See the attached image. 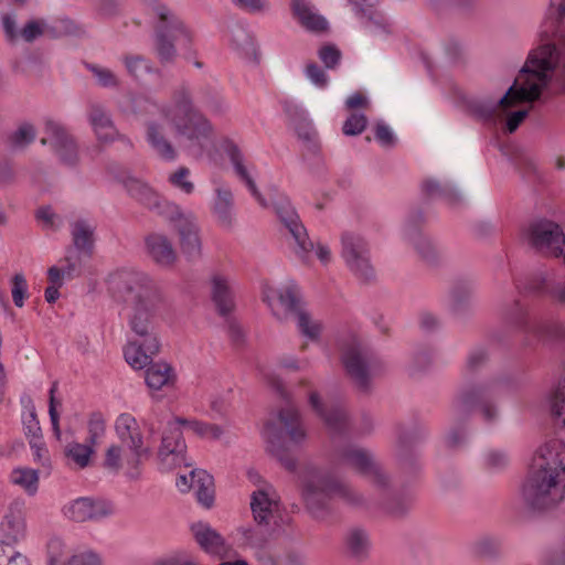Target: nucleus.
Masks as SVG:
<instances>
[{
    "label": "nucleus",
    "mask_w": 565,
    "mask_h": 565,
    "mask_svg": "<svg viewBox=\"0 0 565 565\" xmlns=\"http://www.w3.org/2000/svg\"><path fill=\"white\" fill-rule=\"evenodd\" d=\"M107 284L111 297L125 305L128 327L139 338L125 348V360L134 369H143L160 350L157 313L163 303L161 291L148 274L136 269L117 270Z\"/></svg>",
    "instance_id": "1"
},
{
    "label": "nucleus",
    "mask_w": 565,
    "mask_h": 565,
    "mask_svg": "<svg viewBox=\"0 0 565 565\" xmlns=\"http://www.w3.org/2000/svg\"><path fill=\"white\" fill-rule=\"evenodd\" d=\"M558 58L556 45L547 40L529 54L513 85L502 97L473 99L469 104L470 111L484 122L495 124L515 104L539 99L542 90L551 82Z\"/></svg>",
    "instance_id": "2"
},
{
    "label": "nucleus",
    "mask_w": 565,
    "mask_h": 565,
    "mask_svg": "<svg viewBox=\"0 0 565 565\" xmlns=\"http://www.w3.org/2000/svg\"><path fill=\"white\" fill-rule=\"evenodd\" d=\"M130 113L145 124L147 120H156L158 116L169 121L177 136L184 138L191 148L200 153L212 141L214 129L210 120L195 108L191 92L188 86L181 85L172 93V105H160L153 98L146 95H136L130 99Z\"/></svg>",
    "instance_id": "3"
},
{
    "label": "nucleus",
    "mask_w": 565,
    "mask_h": 565,
    "mask_svg": "<svg viewBox=\"0 0 565 565\" xmlns=\"http://www.w3.org/2000/svg\"><path fill=\"white\" fill-rule=\"evenodd\" d=\"M522 495L533 510L557 507L565 498V445L553 440L541 446L534 457Z\"/></svg>",
    "instance_id": "4"
},
{
    "label": "nucleus",
    "mask_w": 565,
    "mask_h": 565,
    "mask_svg": "<svg viewBox=\"0 0 565 565\" xmlns=\"http://www.w3.org/2000/svg\"><path fill=\"white\" fill-rule=\"evenodd\" d=\"M302 498L307 509L316 519H324L330 513V501L340 498L345 503L360 507L364 499L348 484L334 478L330 472L312 466H306L301 473Z\"/></svg>",
    "instance_id": "5"
},
{
    "label": "nucleus",
    "mask_w": 565,
    "mask_h": 565,
    "mask_svg": "<svg viewBox=\"0 0 565 565\" xmlns=\"http://www.w3.org/2000/svg\"><path fill=\"white\" fill-rule=\"evenodd\" d=\"M152 10L158 21L154 26V46L161 63H172L177 57L175 44L189 49L192 32L160 0H140Z\"/></svg>",
    "instance_id": "6"
},
{
    "label": "nucleus",
    "mask_w": 565,
    "mask_h": 565,
    "mask_svg": "<svg viewBox=\"0 0 565 565\" xmlns=\"http://www.w3.org/2000/svg\"><path fill=\"white\" fill-rule=\"evenodd\" d=\"M511 382L504 376L491 379L459 394L455 402V417L460 419L476 411L486 424L497 423L500 411L494 398L509 391Z\"/></svg>",
    "instance_id": "7"
},
{
    "label": "nucleus",
    "mask_w": 565,
    "mask_h": 565,
    "mask_svg": "<svg viewBox=\"0 0 565 565\" xmlns=\"http://www.w3.org/2000/svg\"><path fill=\"white\" fill-rule=\"evenodd\" d=\"M344 369L360 392L371 390L372 379L380 369V361L374 353L358 341L350 343L342 353Z\"/></svg>",
    "instance_id": "8"
},
{
    "label": "nucleus",
    "mask_w": 565,
    "mask_h": 565,
    "mask_svg": "<svg viewBox=\"0 0 565 565\" xmlns=\"http://www.w3.org/2000/svg\"><path fill=\"white\" fill-rule=\"evenodd\" d=\"M168 209L164 212V218L172 224L178 233L182 254L188 260L199 259L202 254V243L194 214L184 211L180 205L168 206Z\"/></svg>",
    "instance_id": "9"
},
{
    "label": "nucleus",
    "mask_w": 565,
    "mask_h": 565,
    "mask_svg": "<svg viewBox=\"0 0 565 565\" xmlns=\"http://www.w3.org/2000/svg\"><path fill=\"white\" fill-rule=\"evenodd\" d=\"M340 242V255L350 271L362 280H372L375 277V271L371 264L370 247L366 239L358 233L344 232Z\"/></svg>",
    "instance_id": "10"
},
{
    "label": "nucleus",
    "mask_w": 565,
    "mask_h": 565,
    "mask_svg": "<svg viewBox=\"0 0 565 565\" xmlns=\"http://www.w3.org/2000/svg\"><path fill=\"white\" fill-rule=\"evenodd\" d=\"M335 457L342 463L366 476L379 489L390 486V478L383 468L375 461L373 454L362 447L349 445L335 449Z\"/></svg>",
    "instance_id": "11"
},
{
    "label": "nucleus",
    "mask_w": 565,
    "mask_h": 565,
    "mask_svg": "<svg viewBox=\"0 0 565 565\" xmlns=\"http://www.w3.org/2000/svg\"><path fill=\"white\" fill-rule=\"evenodd\" d=\"M182 427H185V418L173 417L168 422L162 433L158 458L162 468L166 470H171L181 465L190 466L186 462V445L183 438Z\"/></svg>",
    "instance_id": "12"
},
{
    "label": "nucleus",
    "mask_w": 565,
    "mask_h": 565,
    "mask_svg": "<svg viewBox=\"0 0 565 565\" xmlns=\"http://www.w3.org/2000/svg\"><path fill=\"white\" fill-rule=\"evenodd\" d=\"M285 245L302 264H308L315 248L296 209L285 201Z\"/></svg>",
    "instance_id": "13"
},
{
    "label": "nucleus",
    "mask_w": 565,
    "mask_h": 565,
    "mask_svg": "<svg viewBox=\"0 0 565 565\" xmlns=\"http://www.w3.org/2000/svg\"><path fill=\"white\" fill-rule=\"evenodd\" d=\"M530 245L540 254L558 257L563 254L565 235L561 226L552 221L541 220L530 225Z\"/></svg>",
    "instance_id": "14"
},
{
    "label": "nucleus",
    "mask_w": 565,
    "mask_h": 565,
    "mask_svg": "<svg viewBox=\"0 0 565 565\" xmlns=\"http://www.w3.org/2000/svg\"><path fill=\"white\" fill-rule=\"evenodd\" d=\"M424 222V215L420 211L412 212L402 228L403 238L412 245L419 258L428 265H435L439 262L441 252L434 242L426 236L419 228Z\"/></svg>",
    "instance_id": "15"
},
{
    "label": "nucleus",
    "mask_w": 565,
    "mask_h": 565,
    "mask_svg": "<svg viewBox=\"0 0 565 565\" xmlns=\"http://www.w3.org/2000/svg\"><path fill=\"white\" fill-rule=\"evenodd\" d=\"M28 534L26 512L23 500H13L0 519V542L17 547Z\"/></svg>",
    "instance_id": "16"
},
{
    "label": "nucleus",
    "mask_w": 565,
    "mask_h": 565,
    "mask_svg": "<svg viewBox=\"0 0 565 565\" xmlns=\"http://www.w3.org/2000/svg\"><path fill=\"white\" fill-rule=\"evenodd\" d=\"M87 120L100 143L120 141L132 147L130 139L118 131L107 107L98 102H90L87 105Z\"/></svg>",
    "instance_id": "17"
},
{
    "label": "nucleus",
    "mask_w": 565,
    "mask_h": 565,
    "mask_svg": "<svg viewBox=\"0 0 565 565\" xmlns=\"http://www.w3.org/2000/svg\"><path fill=\"white\" fill-rule=\"evenodd\" d=\"M44 132L46 137L41 139V143H49L63 163L75 166L78 161L77 145L66 128L58 121L46 119Z\"/></svg>",
    "instance_id": "18"
},
{
    "label": "nucleus",
    "mask_w": 565,
    "mask_h": 565,
    "mask_svg": "<svg viewBox=\"0 0 565 565\" xmlns=\"http://www.w3.org/2000/svg\"><path fill=\"white\" fill-rule=\"evenodd\" d=\"M62 513L73 522H95L111 515L114 508L111 503L105 500L81 497L67 502L63 507Z\"/></svg>",
    "instance_id": "19"
},
{
    "label": "nucleus",
    "mask_w": 565,
    "mask_h": 565,
    "mask_svg": "<svg viewBox=\"0 0 565 565\" xmlns=\"http://www.w3.org/2000/svg\"><path fill=\"white\" fill-rule=\"evenodd\" d=\"M122 184L130 198L163 218L166 210H169L168 206L178 205L161 198L148 183L138 178L128 175L122 180Z\"/></svg>",
    "instance_id": "20"
},
{
    "label": "nucleus",
    "mask_w": 565,
    "mask_h": 565,
    "mask_svg": "<svg viewBox=\"0 0 565 565\" xmlns=\"http://www.w3.org/2000/svg\"><path fill=\"white\" fill-rule=\"evenodd\" d=\"M115 429L119 439L132 451L134 463L151 457L152 451L149 447H143L142 435L132 415L120 414L116 419Z\"/></svg>",
    "instance_id": "21"
},
{
    "label": "nucleus",
    "mask_w": 565,
    "mask_h": 565,
    "mask_svg": "<svg viewBox=\"0 0 565 565\" xmlns=\"http://www.w3.org/2000/svg\"><path fill=\"white\" fill-rule=\"evenodd\" d=\"M310 404L321 417L329 429L332 439L338 436H345L349 431V417L345 408L340 404L324 405L317 393L310 395Z\"/></svg>",
    "instance_id": "22"
},
{
    "label": "nucleus",
    "mask_w": 565,
    "mask_h": 565,
    "mask_svg": "<svg viewBox=\"0 0 565 565\" xmlns=\"http://www.w3.org/2000/svg\"><path fill=\"white\" fill-rule=\"evenodd\" d=\"M226 153L231 161V163L234 167L236 175L245 183L250 194L254 196V199L258 202V204L264 209L273 207L275 214L278 216V218H282L281 214V207L277 203H270L266 198L263 196V194L258 191L255 181L250 177L247 167L245 166L244 161V154L242 153L241 149L234 145L230 143L226 147Z\"/></svg>",
    "instance_id": "23"
},
{
    "label": "nucleus",
    "mask_w": 565,
    "mask_h": 565,
    "mask_svg": "<svg viewBox=\"0 0 565 565\" xmlns=\"http://www.w3.org/2000/svg\"><path fill=\"white\" fill-rule=\"evenodd\" d=\"M191 532L201 550L213 557L223 558L227 546L224 537L209 523L198 522L191 525Z\"/></svg>",
    "instance_id": "24"
},
{
    "label": "nucleus",
    "mask_w": 565,
    "mask_h": 565,
    "mask_svg": "<svg viewBox=\"0 0 565 565\" xmlns=\"http://www.w3.org/2000/svg\"><path fill=\"white\" fill-rule=\"evenodd\" d=\"M285 110L291 120L299 140L303 142L308 150L316 152L319 149V137L307 113L296 105H288Z\"/></svg>",
    "instance_id": "25"
},
{
    "label": "nucleus",
    "mask_w": 565,
    "mask_h": 565,
    "mask_svg": "<svg viewBox=\"0 0 565 565\" xmlns=\"http://www.w3.org/2000/svg\"><path fill=\"white\" fill-rule=\"evenodd\" d=\"M262 438L266 451L282 462V408H277L265 420Z\"/></svg>",
    "instance_id": "26"
},
{
    "label": "nucleus",
    "mask_w": 565,
    "mask_h": 565,
    "mask_svg": "<svg viewBox=\"0 0 565 565\" xmlns=\"http://www.w3.org/2000/svg\"><path fill=\"white\" fill-rule=\"evenodd\" d=\"M146 249L148 256L161 267H171L177 258V252L171 241L163 234L151 233L146 239Z\"/></svg>",
    "instance_id": "27"
},
{
    "label": "nucleus",
    "mask_w": 565,
    "mask_h": 565,
    "mask_svg": "<svg viewBox=\"0 0 565 565\" xmlns=\"http://www.w3.org/2000/svg\"><path fill=\"white\" fill-rule=\"evenodd\" d=\"M285 452L300 446L306 439V427L296 406L285 396Z\"/></svg>",
    "instance_id": "28"
},
{
    "label": "nucleus",
    "mask_w": 565,
    "mask_h": 565,
    "mask_svg": "<svg viewBox=\"0 0 565 565\" xmlns=\"http://www.w3.org/2000/svg\"><path fill=\"white\" fill-rule=\"evenodd\" d=\"M146 140L152 150L163 160L174 161L177 151L164 135V127L158 120H147Z\"/></svg>",
    "instance_id": "29"
},
{
    "label": "nucleus",
    "mask_w": 565,
    "mask_h": 565,
    "mask_svg": "<svg viewBox=\"0 0 565 565\" xmlns=\"http://www.w3.org/2000/svg\"><path fill=\"white\" fill-rule=\"evenodd\" d=\"M501 316L507 324L522 332L525 337L526 344H530V332L533 322L530 320L526 307L518 300L508 302L503 305Z\"/></svg>",
    "instance_id": "30"
},
{
    "label": "nucleus",
    "mask_w": 565,
    "mask_h": 565,
    "mask_svg": "<svg viewBox=\"0 0 565 565\" xmlns=\"http://www.w3.org/2000/svg\"><path fill=\"white\" fill-rule=\"evenodd\" d=\"M212 301L221 316H227L235 307L233 289L224 276L214 275L211 278Z\"/></svg>",
    "instance_id": "31"
},
{
    "label": "nucleus",
    "mask_w": 565,
    "mask_h": 565,
    "mask_svg": "<svg viewBox=\"0 0 565 565\" xmlns=\"http://www.w3.org/2000/svg\"><path fill=\"white\" fill-rule=\"evenodd\" d=\"M212 204L213 215L223 226H230L234 217V195L226 184H218Z\"/></svg>",
    "instance_id": "32"
},
{
    "label": "nucleus",
    "mask_w": 565,
    "mask_h": 565,
    "mask_svg": "<svg viewBox=\"0 0 565 565\" xmlns=\"http://www.w3.org/2000/svg\"><path fill=\"white\" fill-rule=\"evenodd\" d=\"M291 10L295 18L307 30L312 32L327 30V20L316 12L308 0H291Z\"/></svg>",
    "instance_id": "33"
},
{
    "label": "nucleus",
    "mask_w": 565,
    "mask_h": 565,
    "mask_svg": "<svg viewBox=\"0 0 565 565\" xmlns=\"http://www.w3.org/2000/svg\"><path fill=\"white\" fill-rule=\"evenodd\" d=\"M228 41L232 49L244 58H252L256 54L254 38L246 25L241 22L228 28Z\"/></svg>",
    "instance_id": "34"
},
{
    "label": "nucleus",
    "mask_w": 565,
    "mask_h": 565,
    "mask_svg": "<svg viewBox=\"0 0 565 565\" xmlns=\"http://www.w3.org/2000/svg\"><path fill=\"white\" fill-rule=\"evenodd\" d=\"M277 502L271 498V488L265 486L252 493L250 509L258 524H268L273 514V507Z\"/></svg>",
    "instance_id": "35"
},
{
    "label": "nucleus",
    "mask_w": 565,
    "mask_h": 565,
    "mask_svg": "<svg viewBox=\"0 0 565 565\" xmlns=\"http://www.w3.org/2000/svg\"><path fill=\"white\" fill-rule=\"evenodd\" d=\"M345 553L353 559H365L371 550V541L365 530L353 527L344 536Z\"/></svg>",
    "instance_id": "36"
},
{
    "label": "nucleus",
    "mask_w": 565,
    "mask_h": 565,
    "mask_svg": "<svg viewBox=\"0 0 565 565\" xmlns=\"http://www.w3.org/2000/svg\"><path fill=\"white\" fill-rule=\"evenodd\" d=\"M95 226L85 218H78L71 224V235L74 248L87 255L92 254L94 246Z\"/></svg>",
    "instance_id": "37"
},
{
    "label": "nucleus",
    "mask_w": 565,
    "mask_h": 565,
    "mask_svg": "<svg viewBox=\"0 0 565 565\" xmlns=\"http://www.w3.org/2000/svg\"><path fill=\"white\" fill-rule=\"evenodd\" d=\"M190 477L198 501L205 508H211L214 502L213 477L205 470H191Z\"/></svg>",
    "instance_id": "38"
},
{
    "label": "nucleus",
    "mask_w": 565,
    "mask_h": 565,
    "mask_svg": "<svg viewBox=\"0 0 565 565\" xmlns=\"http://www.w3.org/2000/svg\"><path fill=\"white\" fill-rule=\"evenodd\" d=\"M565 337V327L557 320L534 321L530 332V339L533 338L542 343H552L562 340Z\"/></svg>",
    "instance_id": "39"
},
{
    "label": "nucleus",
    "mask_w": 565,
    "mask_h": 565,
    "mask_svg": "<svg viewBox=\"0 0 565 565\" xmlns=\"http://www.w3.org/2000/svg\"><path fill=\"white\" fill-rule=\"evenodd\" d=\"M175 374L168 363L151 364L146 371V383L151 390H160L163 386L172 385Z\"/></svg>",
    "instance_id": "40"
},
{
    "label": "nucleus",
    "mask_w": 565,
    "mask_h": 565,
    "mask_svg": "<svg viewBox=\"0 0 565 565\" xmlns=\"http://www.w3.org/2000/svg\"><path fill=\"white\" fill-rule=\"evenodd\" d=\"M308 308L300 286L292 279L285 282V311L291 318Z\"/></svg>",
    "instance_id": "41"
},
{
    "label": "nucleus",
    "mask_w": 565,
    "mask_h": 565,
    "mask_svg": "<svg viewBox=\"0 0 565 565\" xmlns=\"http://www.w3.org/2000/svg\"><path fill=\"white\" fill-rule=\"evenodd\" d=\"M291 319L295 321L296 327L302 337L310 341L319 340L322 331V323L312 317L309 308L292 316Z\"/></svg>",
    "instance_id": "42"
},
{
    "label": "nucleus",
    "mask_w": 565,
    "mask_h": 565,
    "mask_svg": "<svg viewBox=\"0 0 565 565\" xmlns=\"http://www.w3.org/2000/svg\"><path fill=\"white\" fill-rule=\"evenodd\" d=\"M125 68L136 81L142 79L146 75L154 73L152 62L142 55L126 54L121 57Z\"/></svg>",
    "instance_id": "43"
},
{
    "label": "nucleus",
    "mask_w": 565,
    "mask_h": 565,
    "mask_svg": "<svg viewBox=\"0 0 565 565\" xmlns=\"http://www.w3.org/2000/svg\"><path fill=\"white\" fill-rule=\"evenodd\" d=\"M418 437L413 433L401 431L396 443V456L403 467H411L416 459L414 445Z\"/></svg>",
    "instance_id": "44"
},
{
    "label": "nucleus",
    "mask_w": 565,
    "mask_h": 565,
    "mask_svg": "<svg viewBox=\"0 0 565 565\" xmlns=\"http://www.w3.org/2000/svg\"><path fill=\"white\" fill-rule=\"evenodd\" d=\"M423 190L429 196H437L446 200L449 204L454 205L461 199L459 191L450 183L441 184L437 180H426L423 183Z\"/></svg>",
    "instance_id": "45"
},
{
    "label": "nucleus",
    "mask_w": 565,
    "mask_h": 565,
    "mask_svg": "<svg viewBox=\"0 0 565 565\" xmlns=\"http://www.w3.org/2000/svg\"><path fill=\"white\" fill-rule=\"evenodd\" d=\"M12 483L21 487L26 493L33 495L39 488V473L31 468H17L11 472Z\"/></svg>",
    "instance_id": "46"
},
{
    "label": "nucleus",
    "mask_w": 565,
    "mask_h": 565,
    "mask_svg": "<svg viewBox=\"0 0 565 565\" xmlns=\"http://www.w3.org/2000/svg\"><path fill=\"white\" fill-rule=\"evenodd\" d=\"M185 427L192 430L199 437L207 438L210 440H221L225 433L224 428L220 425L196 419L185 418Z\"/></svg>",
    "instance_id": "47"
},
{
    "label": "nucleus",
    "mask_w": 565,
    "mask_h": 565,
    "mask_svg": "<svg viewBox=\"0 0 565 565\" xmlns=\"http://www.w3.org/2000/svg\"><path fill=\"white\" fill-rule=\"evenodd\" d=\"M85 67L92 73L98 86L111 89L120 86L119 77L111 70L94 63H85Z\"/></svg>",
    "instance_id": "48"
},
{
    "label": "nucleus",
    "mask_w": 565,
    "mask_h": 565,
    "mask_svg": "<svg viewBox=\"0 0 565 565\" xmlns=\"http://www.w3.org/2000/svg\"><path fill=\"white\" fill-rule=\"evenodd\" d=\"M552 412L561 419L558 434L561 436V443L565 445V379L558 383L554 393L552 399Z\"/></svg>",
    "instance_id": "49"
},
{
    "label": "nucleus",
    "mask_w": 565,
    "mask_h": 565,
    "mask_svg": "<svg viewBox=\"0 0 565 565\" xmlns=\"http://www.w3.org/2000/svg\"><path fill=\"white\" fill-rule=\"evenodd\" d=\"M94 454V445L71 443L65 447V455L74 461L79 468H85L89 463L90 456Z\"/></svg>",
    "instance_id": "50"
},
{
    "label": "nucleus",
    "mask_w": 565,
    "mask_h": 565,
    "mask_svg": "<svg viewBox=\"0 0 565 565\" xmlns=\"http://www.w3.org/2000/svg\"><path fill=\"white\" fill-rule=\"evenodd\" d=\"M200 103L206 110L213 114H222L227 109V105L222 95L211 87L201 90Z\"/></svg>",
    "instance_id": "51"
},
{
    "label": "nucleus",
    "mask_w": 565,
    "mask_h": 565,
    "mask_svg": "<svg viewBox=\"0 0 565 565\" xmlns=\"http://www.w3.org/2000/svg\"><path fill=\"white\" fill-rule=\"evenodd\" d=\"M262 299L267 305L273 316L277 320H280L282 309V291L277 288H273L268 284H264L262 289Z\"/></svg>",
    "instance_id": "52"
},
{
    "label": "nucleus",
    "mask_w": 565,
    "mask_h": 565,
    "mask_svg": "<svg viewBox=\"0 0 565 565\" xmlns=\"http://www.w3.org/2000/svg\"><path fill=\"white\" fill-rule=\"evenodd\" d=\"M190 174L189 168L180 167L169 175L168 181L172 186L189 195L195 189L194 183L190 180Z\"/></svg>",
    "instance_id": "53"
},
{
    "label": "nucleus",
    "mask_w": 565,
    "mask_h": 565,
    "mask_svg": "<svg viewBox=\"0 0 565 565\" xmlns=\"http://www.w3.org/2000/svg\"><path fill=\"white\" fill-rule=\"evenodd\" d=\"M509 465V456L503 450L491 449L483 454V467L491 472H499Z\"/></svg>",
    "instance_id": "54"
},
{
    "label": "nucleus",
    "mask_w": 565,
    "mask_h": 565,
    "mask_svg": "<svg viewBox=\"0 0 565 565\" xmlns=\"http://www.w3.org/2000/svg\"><path fill=\"white\" fill-rule=\"evenodd\" d=\"M468 416H462L460 419H456L455 417V406L452 407V419L454 426L450 428L449 433L446 436V444L450 448H456L461 446L467 439V429L462 425V420Z\"/></svg>",
    "instance_id": "55"
},
{
    "label": "nucleus",
    "mask_w": 565,
    "mask_h": 565,
    "mask_svg": "<svg viewBox=\"0 0 565 565\" xmlns=\"http://www.w3.org/2000/svg\"><path fill=\"white\" fill-rule=\"evenodd\" d=\"M106 430V420L102 413H93L88 420V438L87 441L90 445H96L98 440L104 436Z\"/></svg>",
    "instance_id": "56"
},
{
    "label": "nucleus",
    "mask_w": 565,
    "mask_h": 565,
    "mask_svg": "<svg viewBox=\"0 0 565 565\" xmlns=\"http://www.w3.org/2000/svg\"><path fill=\"white\" fill-rule=\"evenodd\" d=\"M35 135L31 124H23L10 136V142L15 148H24L35 139Z\"/></svg>",
    "instance_id": "57"
},
{
    "label": "nucleus",
    "mask_w": 565,
    "mask_h": 565,
    "mask_svg": "<svg viewBox=\"0 0 565 565\" xmlns=\"http://www.w3.org/2000/svg\"><path fill=\"white\" fill-rule=\"evenodd\" d=\"M30 448L32 450V457L35 462H38L43 468L50 470L51 468V459L49 455V450L45 447L43 439H30L29 440Z\"/></svg>",
    "instance_id": "58"
},
{
    "label": "nucleus",
    "mask_w": 565,
    "mask_h": 565,
    "mask_svg": "<svg viewBox=\"0 0 565 565\" xmlns=\"http://www.w3.org/2000/svg\"><path fill=\"white\" fill-rule=\"evenodd\" d=\"M45 25L44 20H30L20 30V38L28 43H32L39 36L43 35Z\"/></svg>",
    "instance_id": "59"
},
{
    "label": "nucleus",
    "mask_w": 565,
    "mask_h": 565,
    "mask_svg": "<svg viewBox=\"0 0 565 565\" xmlns=\"http://www.w3.org/2000/svg\"><path fill=\"white\" fill-rule=\"evenodd\" d=\"M367 119L363 114H352L343 124L342 131L347 136H358L366 127Z\"/></svg>",
    "instance_id": "60"
},
{
    "label": "nucleus",
    "mask_w": 565,
    "mask_h": 565,
    "mask_svg": "<svg viewBox=\"0 0 565 565\" xmlns=\"http://www.w3.org/2000/svg\"><path fill=\"white\" fill-rule=\"evenodd\" d=\"M12 299L17 307H23L24 299L28 296V282L22 274H15L12 278Z\"/></svg>",
    "instance_id": "61"
},
{
    "label": "nucleus",
    "mask_w": 565,
    "mask_h": 565,
    "mask_svg": "<svg viewBox=\"0 0 565 565\" xmlns=\"http://www.w3.org/2000/svg\"><path fill=\"white\" fill-rule=\"evenodd\" d=\"M258 372L262 375L263 381L265 384L276 392L278 395L282 394V387L280 382V375L278 372H276L271 366L269 365H258Z\"/></svg>",
    "instance_id": "62"
},
{
    "label": "nucleus",
    "mask_w": 565,
    "mask_h": 565,
    "mask_svg": "<svg viewBox=\"0 0 565 565\" xmlns=\"http://www.w3.org/2000/svg\"><path fill=\"white\" fill-rule=\"evenodd\" d=\"M63 262L65 263L62 268L65 271L66 279L78 277L82 273V260L73 249H68Z\"/></svg>",
    "instance_id": "63"
},
{
    "label": "nucleus",
    "mask_w": 565,
    "mask_h": 565,
    "mask_svg": "<svg viewBox=\"0 0 565 565\" xmlns=\"http://www.w3.org/2000/svg\"><path fill=\"white\" fill-rule=\"evenodd\" d=\"M320 61L327 68H334L341 58V52L332 44L323 45L318 51Z\"/></svg>",
    "instance_id": "64"
}]
</instances>
